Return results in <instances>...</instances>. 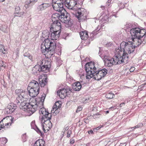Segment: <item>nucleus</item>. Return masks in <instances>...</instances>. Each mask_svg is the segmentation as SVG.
I'll list each match as a JSON object with an SVG mask.
<instances>
[{
	"instance_id": "f257e3e1",
	"label": "nucleus",
	"mask_w": 146,
	"mask_h": 146,
	"mask_svg": "<svg viewBox=\"0 0 146 146\" xmlns=\"http://www.w3.org/2000/svg\"><path fill=\"white\" fill-rule=\"evenodd\" d=\"M46 94H43L41 98L34 100V102L28 103L27 101L28 99L27 93L26 92H21L19 94L15 100V102L21 108L26 109L29 111L30 115L35 112L37 108V106H41L43 105Z\"/></svg>"
},
{
	"instance_id": "f03ea898",
	"label": "nucleus",
	"mask_w": 146,
	"mask_h": 146,
	"mask_svg": "<svg viewBox=\"0 0 146 146\" xmlns=\"http://www.w3.org/2000/svg\"><path fill=\"white\" fill-rule=\"evenodd\" d=\"M99 67L97 62H90L86 64L85 65L86 79H90L94 77L95 80H99L105 76L108 70L104 68L99 70Z\"/></svg>"
},
{
	"instance_id": "7ed1b4c3",
	"label": "nucleus",
	"mask_w": 146,
	"mask_h": 146,
	"mask_svg": "<svg viewBox=\"0 0 146 146\" xmlns=\"http://www.w3.org/2000/svg\"><path fill=\"white\" fill-rule=\"evenodd\" d=\"M64 2L66 7L69 9L76 11V17L80 22L87 19V12L83 8H78L79 5L74 0H64Z\"/></svg>"
},
{
	"instance_id": "20e7f679",
	"label": "nucleus",
	"mask_w": 146,
	"mask_h": 146,
	"mask_svg": "<svg viewBox=\"0 0 146 146\" xmlns=\"http://www.w3.org/2000/svg\"><path fill=\"white\" fill-rule=\"evenodd\" d=\"M135 47L133 44H132V42H122L120 44V48H116L115 49L116 51V54L118 55H120L122 58L123 56L125 57V56H127V60L126 63L127 62L128 60V56L127 52L128 53L131 54H133L134 50Z\"/></svg>"
},
{
	"instance_id": "39448f33",
	"label": "nucleus",
	"mask_w": 146,
	"mask_h": 146,
	"mask_svg": "<svg viewBox=\"0 0 146 146\" xmlns=\"http://www.w3.org/2000/svg\"><path fill=\"white\" fill-rule=\"evenodd\" d=\"M56 45L55 42L50 41V40L46 39L43 42L41 46L42 52L44 54L47 53L50 57L54 53Z\"/></svg>"
},
{
	"instance_id": "423d86ee",
	"label": "nucleus",
	"mask_w": 146,
	"mask_h": 146,
	"mask_svg": "<svg viewBox=\"0 0 146 146\" xmlns=\"http://www.w3.org/2000/svg\"><path fill=\"white\" fill-rule=\"evenodd\" d=\"M115 52V56L114 58H107L104 57L105 59L104 60V62L106 66L109 67L113 65L120 64L123 62L126 63L127 60V56H125V57L123 56L121 58V56H120V55H118L117 54H116V50Z\"/></svg>"
},
{
	"instance_id": "0eeeda50",
	"label": "nucleus",
	"mask_w": 146,
	"mask_h": 146,
	"mask_svg": "<svg viewBox=\"0 0 146 146\" xmlns=\"http://www.w3.org/2000/svg\"><path fill=\"white\" fill-rule=\"evenodd\" d=\"M130 33L132 37H143L145 34L144 30H141L138 27L132 28Z\"/></svg>"
},
{
	"instance_id": "6e6552de",
	"label": "nucleus",
	"mask_w": 146,
	"mask_h": 146,
	"mask_svg": "<svg viewBox=\"0 0 146 146\" xmlns=\"http://www.w3.org/2000/svg\"><path fill=\"white\" fill-rule=\"evenodd\" d=\"M44 102V101L43 102ZM44 102H43V103ZM43 105V104L42 106H39L38 105L37 106V108L38 107L39 108H41V107H42ZM37 109L36 110H37ZM37 110H36L35 111H36ZM39 113L41 114H42L43 115V116L41 118L42 119V122L43 121V120L44 119H46V118H47V119H51V117L52 116V115L51 113H49L48 111L46 110V109L44 107H42L40 108L39 110Z\"/></svg>"
},
{
	"instance_id": "1a4fd4ad",
	"label": "nucleus",
	"mask_w": 146,
	"mask_h": 146,
	"mask_svg": "<svg viewBox=\"0 0 146 146\" xmlns=\"http://www.w3.org/2000/svg\"><path fill=\"white\" fill-rule=\"evenodd\" d=\"M14 118H12L11 117H7L3 119L0 122V123L3 122V125H4V127H5V130L8 128L11 125L14 121Z\"/></svg>"
},
{
	"instance_id": "9d476101",
	"label": "nucleus",
	"mask_w": 146,
	"mask_h": 146,
	"mask_svg": "<svg viewBox=\"0 0 146 146\" xmlns=\"http://www.w3.org/2000/svg\"><path fill=\"white\" fill-rule=\"evenodd\" d=\"M50 119H47V118H46V119H44L42 122V121L41 122L42 129L43 130L45 133L46 131L45 128L47 130H49L52 127V123L50 121Z\"/></svg>"
},
{
	"instance_id": "9b49d317",
	"label": "nucleus",
	"mask_w": 146,
	"mask_h": 146,
	"mask_svg": "<svg viewBox=\"0 0 146 146\" xmlns=\"http://www.w3.org/2000/svg\"><path fill=\"white\" fill-rule=\"evenodd\" d=\"M61 24L60 22H53L50 27V32L58 31L60 33L61 32Z\"/></svg>"
},
{
	"instance_id": "f8f14e48",
	"label": "nucleus",
	"mask_w": 146,
	"mask_h": 146,
	"mask_svg": "<svg viewBox=\"0 0 146 146\" xmlns=\"http://www.w3.org/2000/svg\"><path fill=\"white\" fill-rule=\"evenodd\" d=\"M71 90L70 88L61 89L58 91L57 95L61 99H64L66 96L70 94L71 92Z\"/></svg>"
},
{
	"instance_id": "ddd939ff",
	"label": "nucleus",
	"mask_w": 146,
	"mask_h": 146,
	"mask_svg": "<svg viewBox=\"0 0 146 146\" xmlns=\"http://www.w3.org/2000/svg\"><path fill=\"white\" fill-rule=\"evenodd\" d=\"M42 67H44L43 68L44 70V72H47L51 67L50 62L48 61H45V60H42V61L40 60L38 62Z\"/></svg>"
},
{
	"instance_id": "4468645a",
	"label": "nucleus",
	"mask_w": 146,
	"mask_h": 146,
	"mask_svg": "<svg viewBox=\"0 0 146 146\" xmlns=\"http://www.w3.org/2000/svg\"><path fill=\"white\" fill-rule=\"evenodd\" d=\"M39 63L35 65L32 70V73L36 75H38L40 72L42 71L44 72V68H42Z\"/></svg>"
},
{
	"instance_id": "2eb2a0df",
	"label": "nucleus",
	"mask_w": 146,
	"mask_h": 146,
	"mask_svg": "<svg viewBox=\"0 0 146 146\" xmlns=\"http://www.w3.org/2000/svg\"><path fill=\"white\" fill-rule=\"evenodd\" d=\"M16 105L13 103H10L5 108V111L7 113H11L13 112L16 109Z\"/></svg>"
},
{
	"instance_id": "dca6fc26",
	"label": "nucleus",
	"mask_w": 146,
	"mask_h": 146,
	"mask_svg": "<svg viewBox=\"0 0 146 146\" xmlns=\"http://www.w3.org/2000/svg\"><path fill=\"white\" fill-rule=\"evenodd\" d=\"M30 88L36 89V90H39V86L38 83L35 80H32L29 83L27 90H29Z\"/></svg>"
},
{
	"instance_id": "f3484780",
	"label": "nucleus",
	"mask_w": 146,
	"mask_h": 146,
	"mask_svg": "<svg viewBox=\"0 0 146 146\" xmlns=\"http://www.w3.org/2000/svg\"><path fill=\"white\" fill-rule=\"evenodd\" d=\"M60 33L58 31H52L51 32L49 35L48 36L50 39L52 40H56L59 37Z\"/></svg>"
},
{
	"instance_id": "a211bd4d",
	"label": "nucleus",
	"mask_w": 146,
	"mask_h": 146,
	"mask_svg": "<svg viewBox=\"0 0 146 146\" xmlns=\"http://www.w3.org/2000/svg\"><path fill=\"white\" fill-rule=\"evenodd\" d=\"M61 1V3H55V4L52 5L53 8L56 11H61L62 10H63V3L62 1Z\"/></svg>"
},
{
	"instance_id": "6ab92c4d",
	"label": "nucleus",
	"mask_w": 146,
	"mask_h": 146,
	"mask_svg": "<svg viewBox=\"0 0 146 146\" xmlns=\"http://www.w3.org/2000/svg\"><path fill=\"white\" fill-rule=\"evenodd\" d=\"M70 18L69 17L66 16L62 18L61 17L60 21L66 24L65 26L67 27H69L72 25V23L70 20Z\"/></svg>"
},
{
	"instance_id": "aec40b11",
	"label": "nucleus",
	"mask_w": 146,
	"mask_h": 146,
	"mask_svg": "<svg viewBox=\"0 0 146 146\" xmlns=\"http://www.w3.org/2000/svg\"><path fill=\"white\" fill-rule=\"evenodd\" d=\"M143 37H132L133 42L132 44H133L135 47H137L141 44L142 42L141 39Z\"/></svg>"
},
{
	"instance_id": "412c9836",
	"label": "nucleus",
	"mask_w": 146,
	"mask_h": 146,
	"mask_svg": "<svg viewBox=\"0 0 146 146\" xmlns=\"http://www.w3.org/2000/svg\"><path fill=\"white\" fill-rule=\"evenodd\" d=\"M29 91V93L30 96L32 97H35L39 93V90H36V89L30 88Z\"/></svg>"
},
{
	"instance_id": "4be33fe9",
	"label": "nucleus",
	"mask_w": 146,
	"mask_h": 146,
	"mask_svg": "<svg viewBox=\"0 0 146 146\" xmlns=\"http://www.w3.org/2000/svg\"><path fill=\"white\" fill-rule=\"evenodd\" d=\"M60 14L58 13H55L52 16V22H60Z\"/></svg>"
},
{
	"instance_id": "5701e85b",
	"label": "nucleus",
	"mask_w": 146,
	"mask_h": 146,
	"mask_svg": "<svg viewBox=\"0 0 146 146\" xmlns=\"http://www.w3.org/2000/svg\"><path fill=\"white\" fill-rule=\"evenodd\" d=\"M49 6V5L48 4L42 3L38 6L37 9L39 11H42L46 9Z\"/></svg>"
},
{
	"instance_id": "b1692460",
	"label": "nucleus",
	"mask_w": 146,
	"mask_h": 146,
	"mask_svg": "<svg viewBox=\"0 0 146 146\" xmlns=\"http://www.w3.org/2000/svg\"><path fill=\"white\" fill-rule=\"evenodd\" d=\"M15 16H16L21 17L24 14L23 12H20V8L19 6H16L15 8Z\"/></svg>"
},
{
	"instance_id": "393cba45",
	"label": "nucleus",
	"mask_w": 146,
	"mask_h": 146,
	"mask_svg": "<svg viewBox=\"0 0 146 146\" xmlns=\"http://www.w3.org/2000/svg\"><path fill=\"white\" fill-rule=\"evenodd\" d=\"M80 35L82 39L86 40L88 37V33L86 31H82L80 33Z\"/></svg>"
},
{
	"instance_id": "a878e982",
	"label": "nucleus",
	"mask_w": 146,
	"mask_h": 146,
	"mask_svg": "<svg viewBox=\"0 0 146 146\" xmlns=\"http://www.w3.org/2000/svg\"><path fill=\"white\" fill-rule=\"evenodd\" d=\"M73 87L74 90L76 91H79L82 87L79 82L74 83L73 84Z\"/></svg>"
},
{
	"instance_id": "bb28decb",
	"label": "nucleus",
	"mask_w": 146,
	"mask_h": 146,
	"mask_svg": "<svg viewBox=\"0 0 146 146\" xmlns=\"http://www.w3.org/2000/svg\"><path fill=\"white\" fill-rule=\"evenodd\" d=\"M50 34V33L48 30H46L42 32V36L43 38H42L41 39L42 40H44H44H45L46 39L50 40L49 37H48Z\"/></svg>"
},
{
	"instance_id": "cd10ccee",
	"label": "nucleus",
	"mask_w": 146,
	"mask_h": 146,
	"mask_svg": "<svg viewBox=\"0 0 146 146\" xmlns=\"http://www.w3.org/2000/svg\"><path fill=\"white\" fill-rule=\"evenodd\" d=\"M31 128L34 129L39 134H42L40 129L35 124V121H32L31 123Z\"/></svg>"
},
{
	"instance_id": "c85d7f7f",
	"label": "nucleus",
	"mask_w": 146,
	"mask_h": 146,
	"mask_svg": "<svg viewBox=\"0 0 146 146\" xmlns=\"http://www.w3.org/2000/svg\"><path fill=\"white\" fill-rule=\"evenodd\" d=\"M36 1V0H27L25 2V6L26 8L28 7L29 6L34 5Z\"/></svg>"
},
{
	"instance_id": "c756f323",
	"label": "nucleus",
	"mask_w": 146,
	"mask_h": 146,
	"mask_svg": "<svg viewBox=\"0 0 146 146\" xmlns=\"http://www.w3.org/2000/svg\"><path fill=\"white\" fill-rule=\"evenodd\" d=\"M47 79L46 78L44 77V78H39V84L40 86L41 87H43L47 83Z\"/></svg>"
},
{
	"instance_id": "7c9ffc66",
	"label": "nucleus",
	"mask_w": 146,
	"mask_h": 146,
	"mask_svg": "<svg viewBox=\"0 0 146 146\" xmlns=\"http://www.w3.org/2000/svg\"><path fill=\"white\" fill-rule=\"evenodd\" d=\"M45 141L42 139H40L36 141L34 146H44Z\"/></svg>"
},
{
	"instance_id": "2f4dec72",
	"label": "nucleus",
	"mask_w": 146,
	"mask_h": 146,
	"mask_svg": "<svg viewBox=\"0 0 146 146\" xmlns=\"http://www.w3.org/2000/svg\"><path fill=\"white\" fill-rule=\"evenodd\" d=\"M60 110V109L58 108L57 106L55 104L53 106L52 109L51 110L52 112L54 113L55 114H57L58 113V111Z\"/></svg>"
},
{
	"instance_id": "473e14b6",
	"label": "nucleus",
	"mask_w": 146,
	"mask_h": 146,
	"mask_svg": "<svg viewBox=\"0 0 146 146\" xmlns=\"http://www.w3.org/2000/svg\"><path fill=\"white\" fill-rule=\"evenodd\" d=\"M7 26L5 25H0V29L3 32L6 33L7 32Z\"/></svg>"
},
{
	"instance_id": "72a5a7b5",
	"label": "nucleus",
	"mask_w": 146,
	"mask_h": 146,
	"mask_svg": "<svg viewBox=\"0 0 146 146\" xmlns=\"http://www.w3.org/2000/svg\"><path fill=\"white\" fill-rule=\"evenodd\" d=\"M114 95L113 94L110 92L107 94L106 96V97L107 98L112 99L114 97Z\"/></svg>"
},
{
	"instance_id": "f704fd0d",
	"label": "nucleus",
	"mask_w": 146,
	"mask_h": 146,
	"mask_svg": "<svg viewBox=\"0 0 146 146\" xmlns=\"http://www.w3.org/2000/svg\"><path fill=\"white\" fill-rule=\"evenodd\" d=\"M24 56L25 57H27L29 59L31 60H32L33 57L32 55L28 52H26L24 53Z\"/></svg>"
},
{
	"instance_id": "c9c22d12",
	"label": "nucleus",
	"mask_w": 146,
	"mask_h": 146,
	"mask_svg": "<svg viewBox=\"0 0 146 146\" xmlns=\"http://www.w3.org/2000/svg\"><path fill=\"white\" fill-rule=\"evenodd\" d=\"M6 51L4 49L3 45L0 44V52L4 54L6 53Z\"/></svg>"
},
{
	"instance_id": "e433bc0d",
	"label": "nucleus",
	"mask_w": 146,
	"mask_h": 146,
	"mask_svg": "<svg viewBox=\"0 0 146 146\" xmlns=\"http://www.w3.org/2000/svg\"><path fill=\"white\" fill-rule=\"evenodd\" d=\"M79 82L80 83V84L81 85V86L82 87V86H85L86 84V82H85V79H81L80 80V81Z\"/></svg>"
},
{
	"instance_id": "4c0bfd02",
	"label": "nucleus",
	"mask_w": 146,
	"mask_h": 146,
	"mask_svg": "<svg viewBox=\"0 0 146 146\" xmlns=\"http://www.w3.org/2000/svg\"><path fill=\"white\" fill-rule=\"evenodd\" d=\"M143 125V124L142 123H140L135 126L132 127L131 128L133 129V130H134L136 128L142 127Z\"/></svg>"
},
{
	"instance_id": "58836bf2",
	"label": "nucleus",
	"mask_w": 146,
	"mask_h": 146,
	"mask_svg": "<svg viewBox=\"0 0 146 146\" xmlns=\"http://www.w3.org/2000/svg\"><path fill=\"white\" fill-rule=\"evenodd\" d=\"M4 127V125H3L2 123H0V133L3 131L4 129L5 130V127Z\"/></svg>"
},
{
	"instance_id": "ea45409f",
	"label": "nucleus",
	"mask_w": 146,
	"mask_h": 146,
	"mask_svg": "<svg viewBox=\"0 0 146 146\" xmlns=\"http://www.w3.org/2000/svg\"><path fill=\"white\" fill-rule=\"evenodd\" d=\"M63 11H64L65 10L63 9V10H62L61 11H59V13L60 14V18L61 17L62 18V17H64L66 16L65 15V14L63 12H62Z\"/></svg>"
},
{
	"instance_id": "a19ab883",
	"label": "nucleus",
	"mask_w": 146,
	"mask_h": 146,
	"mask_svg": "<svg viewBox=\"0 0 146 146\" xmlns=\"http://www.w3.org/2000/svg\"><path fill=\"white\" fill-rule=\"evenodd\" d=\"M60 103L61 102L60 101H58L56 102L55 104V105L57 106L58 109H60V108L61 107V105L60 104Z\"/></svg>"
},
{
	"instance_id": "79ce46f5",
	"label": "nucleus",
	"mask_w": 146,
	"mask_h": 146,
	"mask_svg": "<svg viewBox=\"0 0 146 146\" xmlns=\"http://www.w3.org/2000/svg\"><path fill=\"white\" fill-rule=\"evenodd\" d=\"M100 114L96 113L94 114L93 115V117L94 118H99L100 117Z\"/></svg>"
},
{
	"instance_id": "37998d69",
	"label": "nucleus",
	"mask_w": 146,
	"mask_h": 146,
	"mask_svg": "<svg viewBox=\"0 0 146 146\" xmlns=\"http://www.w3.org/2000/svg\"><path fill=\"white\" fill-rule=\"evenodd\" d=\"M71 133V130H68L67 133V137H69L70 136Z\"/></svg>"
},
{
	"instance_id": "c03bdc74",
	"label": "nucleus",
	"mask_w": 146,
	"mask_h": 146,
	"mask_svg": "<svg viewBox=\"0 0 146 146\" xmlns=\"http://www.w3.org/2000/svg\"><path fill=\"white\" fill-rule=\"evenodd\" d=\"M82 110V108L81 106H78L76 111V112L78 113V112Z\"/></svg>"
},
{
	"instance_id": "a18cd8bd",
	"label": "nucleus",
	"mask_w": 146,
	"mask_h": 146,
	"mask_svg": "<svg viewBox=\"0 0 146 146\" xmlns=\"http://www.w3.org/2000/svg\"><path fill=\"white\" fill-rule=\"evenodd\" d=\"M68 34L67 33H64V36H62V38H64L65 39H66V37L68 36Z\"/></svg>"
},
{
	"instance_id": "49530a36",
	"label": "nucleus",
	"mask_w": 146,
	"mask_h": 146,
	"mask_svg": "<svg viewBox=\"0 0 146 146\" xmlns=\"http://www.w3.org/2000/svg\"><path fill=\"white\" fill-rule=\"evenodd\" d=\"M135 68L134 67H131L129 69V71L131 72H133L135 70Z\"/></svg>"
},
{
	"instance_id": "de8ad7c7",
	"label": "nucleus",
	"mask_w": 146,
	"mask_h": 146,
	"mask_svg": "<svg viewBox=\"0 0 146 146\" xmlns=\"http://www.w3.org/2000/svg\"><path fill=\"white\" fill-rule=\"evenodd\" d=\"M22 138L23 139V141H26V134H23L22 136Z\"/></svg>"
},
{
	"instance_id": "09e8293b",
	"label": "nucleus",
	"mask_w": 146,
	"mask_h": 146,
	"mask_svg": "<svg viewBox=\"0 0 146 146\" xmlns=\"http://www.w3.org/2000/svg\"><path fill=\"white\" fill-rule=\"evenodd\" d=\"M25 92V91H24V92ZM23 92V91H21V90H17V89L15 90V92L16 94H19L20 92ZM20 93H21V92H20ZM20 94L21 93H20Z\"/></svg>"
},
{
	"instance_id": "8fccbe9b",
	"label": "nucleus",
	"mask_w": 146,
	"mask_h": 146,
	"mask_svg": "<svg viewBox=\"0 0 146 146\" xmlns=\"http://www.w3.org/2000/svg\"><path fill=\"white\" fill-rule=\"evenodd\" d=\"M126 27L128 28H131L132 27L131 24L129 23V24L126 25Z\"/></svg>"
},
{
	"instance_id": "3c124183",
	"label": "nucleus",
	"mask_w": 146,
	"mask_h": 146,
	"mask_svg": "<svg viewBox=\"0 0 146 146\" xmlns=\"http://www.w3.org/2000/svg\"><path fill=\"white\" fill-rule=\"evenodd\" d=\"M146 42V35L145 36L143 40L142 41V42L143 44H145Z\"/></svg>"
},
{
	"instance_id": "603ef678",
	"label": "nucleus",
	"mask_w": 146,
	"mask_h": 146,
	"mask_svg": "<svg viewBox=\"0 0 146 146\" xmlns=\"http://www.w3.org/2000/svg\"><path fill=\"white\" fill-rule=\"evenodd\" d=\"M84 74L83 73H81V74H79V76H80L81 79H82V78L84 77Z\"/></svg>"
},
{
	"instance_id": "864d4df0",
	"label": "nucleus",
	"mask_w": 146,
	"mask_h": 146,
	"mask_svg": "<svg viewBox=\"0 0 146 146\" xmlns=\"http://www.w3.org/2000/svg\"><path fill=\"white\" fill-rule=\"evenodd\" d=\"M101 127H97L96 128L94 129H93V131H96V130H99V129H100L101 128Z\"/></svg>"
},
{
	"instance_id": "5fc2aeb1",
	"label": "nucleus",
	"mask_w": 146,
	"mask_h": 146,
	"mask_svg": "<svg viewBox=\"0 0 146 146\" xmlns=\"http://www.w3.org/2000/svg\"><path fill=\"white\" fill-rule=\"evenodd\" d=\"M74 142V140L73 139H72L70 140V143L73 144Z\"/></svg>"
},
{
	"instance_id": "6e6d98bb",
	"label": "nucleus",
	"mask_w": 146,
	"mask_h": 146,
	"mask_svg": "<svg viewBox=\"0 0 146 146\" xmlns=\"http://www.w3.org/2000/svg\"><path fill=\"white\" fill-rule=\"evenodd\" d=\"M3 142L4 143H6L7 142V139L5 138H3Z\"/></svg>"
},
{
	"instance_id": "4d7b16f0",
	"label": "nucleus",
	"mask_w": 146,
	"mask_h": 146,
	"mask_svg": "<svg viewBox=\"0 0 146 146\" xmlns=\"http://www.w3.org/2000/svg\"><path fill=\"white\" fill-rule=\"evenodd\" d=\"M88 133L89 134H93V131L92 130H90L88 131Z\"/></svg>"
},
{
	"instance_id": "13d9d810",
	"label": "nucleus",
	"mask_w": 146,
	"mask_h": 146,
	"mask_svg": "<svg viewBox=\"0 0 146 146\" xmlns=\"http://www.w3.org/2000/svg\"><path fill=\"white\" fill-rule=\"evenodd\" d=\"M111 43H107L106 44V46H111Z\"/></svg>"
},
{
	"instance_id": "bf43d9fd",
	"label": "nucleus",
	"mask_w": 146,
	"mask_h": 146,
	"mask_svg": "<svg viewBox=\"0 0 146 146\" xmlns=\"http://www.w3.org/2000/svg\"><path fill=\"white\" fill-rule=\"evenodd\" d=\"M124 104H125L124 103H122L120 104V107H122V106Z\"/></svg>"
},
{
	"instance_id": "052dcab7",
	"label": "nucleus",
	"mask_w": 146,
	"mask_h": 146,
	"mask_svg": "<svg viewBox=\"0 0 146 146\" xmlns=\"http://www.w3.org/2000/svg\"><path fill=\"white\" fill-rule=\"evenodd\" d=\"M97 31V30H95L94 31H93V32H92V33L93 34H95V33Z\"/></svg>"
},
{
	"instance_id": "680f3d73",
	"label": "nucleus",
	"mask_w": 146,
	"mask_h": 146,
	"mask_svg": "<svg viewBox=\"0 0 146 146\" xmlns=\"http://www.w3.org/2000/svg\"><path fill=\"white\" fill-rule=\"evenodd\" d=\"M0 66H1L3 67H4L5 68V66H5H5H3V65H2V64H1V65H0Z\"/></svg>"
},
{
	"instance_id": "e2e57ef3",
	"label": "nucleus",
	"mask_w": 146,
	"mask_h": 146,
	"mask_svg": "<svg viewBox=\"0 0 146 146\" xmlns=\"http://www.w3.org/2000/svg\"><path fill=\"white\" fill-rule=\"evenodd\" d=\"M4 1V0H0V3L3 2Z\"/></svg>"
},
{
	"instance_id": "0e129e2a",
	"label": "nucleus",
	"mask_w": 146,
	"mask_h": 146,
	"mask_svg": "<svg viewBox=\"0 0 146 146\" xmlns=\"http://www.w3.org/2000/svg\"><path fill=\"white\" fill-rule=\"evenodd\" d=\"M109 113V111H106V113Z\"/></svg>"
},
{
	"instance_id": "69168bd1",
	"label": "nucleus",
	"mask_w": 146,
	"mask_h": 146,
	"mask_svg": "<svg viewBox=\"0 0 146 146\" xmlns=\"http://www.w3.org/2000/svg\"><path fill=\"white\" fill-rule=\"evenodd\" d=\"M101 8H104V6H101Z\"/></svg>"
},
{
	"instance_id": "338daca9",
	"label": "nucleus",
	"mask_w": 146,
	"mask_h": 146,
	"mask_svg": "<svg viewBox=\"0 0 146 146\" xmlns=\"http://www.w3.org/2000/svg\"><path fill=\"white\" fill-rule=\"evenodd\" d=\"M108 3H110V0H108Z\"/></svg>"
},
{
	"instance_id": "774afa93",
	"label": "nucleus",
	"mask_w": 146,
	"mask_h": 146,
	"mask_svg": "<svg viewBox=\"0 0 146 146\" xmlns=\"http://www.w3.org/2000/svg\"><path fill=\"white\" fill-rule=\"evenodd\" d=\"M112 108H113V107H111V108H110V109H112Z\"/></svg>"
}]
</instances>
